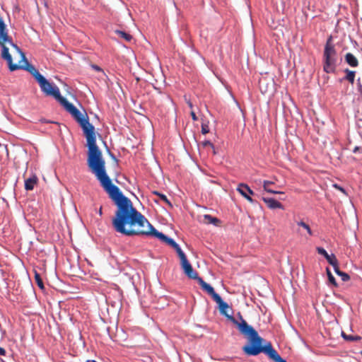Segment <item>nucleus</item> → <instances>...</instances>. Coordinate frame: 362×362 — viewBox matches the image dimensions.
Returning <instances> with one entry per match:
<instances>
[{"mask_svg": "<svg viewBox=\"0 0 362 362\" xmlns=\"http://www.w3.org/2000/svg\"><path fill=\"white\" fill-rule=\"evenodd\" d=\"M345 72H346L345 79H346L348 81L353 83L354 81L356 71H351V70L346 69L345 70Z\"/></svg>", "mask_w": 362, "mask_h": 362, "instance_id": "nucleus-16", "label": "nucleus"}, {"mask_svg": "<svg viewBox=\"0 0 362 362\" xmlns=\"http://www.w3.org/2000/svg\"><path fill=\"white\" fill-rule=\"evenodd\" d=\"M190 115L193 121H197L198 119V117L193 110L191 111Z\"/></svg>", "mask_w": 362, "mask_h": 362, "instance_id": "nucleus-33", "label": "nucleus"}, {"mask_svg": "<svg viewBox=\"0 0 362 362\" xmlns=\"http://www.w3.org/2000/svg\"><path fill=\"white\" fill-rule=\"evenodd\" d=\"M237 191L248 202L250 203H254L253 199L251 197V195H253L254 192L249 187V186L244 183H240L238 185L237 187Z\"/></svg>", "mask_w": 362, "mask_h": 362, "instance_id": "nucleus-7", "label": "nucleus"}, {"mask_svg": "<svg viewBox=\"0 0 362 362\" xmlns=\"http://www.w3.org/2000/svg\"><path fill=\"white\" fill-rule=\"evenodd\" d=\"M334 267L335 273L339 275L341 271L339 269L338 262L337 263L336 266H332Z\"/></svg>", "mask_w": 362, "mask_h": 362, "instance_id": "nucleus-31", "label": "nucleus"}, {"mask_svg": "<svg viewBox=\"0 0 362 362\" xmlns=\"http://www.w3.org/2000/svg\"><path fill=\"white\" fill-rule=\"evenodd\" d=\"M262 200L271 209L284 208L281 203H280L279 202L276 201L273 198L262 197Z\"/></svg>", "mask_w": 362, "mask_h": 362, "instance_id": "nucleus-11", "label": "nucleus"}, {"mask_svg": "<svg viewBox=\"0 0 362 362\" xmlns=\"http://www.w3.org/2000/svg\"><path fill=\"white\" fill-rule=\"evenodd\" d=\"M276 193H274L275 194H284L283 192H280V191H275Z\"/></svg>", "mask_w": 362, "mask_h": 362, "instance_id": "nucleus-41", "label": "nucleus"}, {"mask_svg": "<svg viewBox=\"0 0 362 362\" xmlns=\"http://www.w3.org/2000/svg\"><path fill=\"white\" fill-rule=\"evenodd\" d=\"M18 54L21 58V60L16 64V66H21L18 69H25L28 71L39 83L42 90H68L69 88H71L68 84L62 80L54 78V80L46 79L36 69L35 67L30 64L25 54L20 49Z\"/></svg>", "mask_w": 362, "mask_h": 362, "instance_id": "nucleus-4", "label": "nucleus"}, {"mask_svg": "<svg viewBox=\"0 0 362 362\" xmlns=\"http://www.w3.org/2000/svg\"><path fill=\"white\" fill-rule=\"evenodd\" d=\"M334 187L336 189H339V191L342 192L343 193H345V190H344V189L343 187H341L339 186L338 185L334 184Z\"/></svg>", "mask_w": 362, "mask_h": 362, "instance_id": "nucleus-37", "label": "nucleus"}, {"mask_svg": "<svg viewBox=\"0 0 362 362\" xmlns=\"http://www.w3.org/2000/svg\"><path fill=\"white\" fill-rule=\"evenodd\" d=\"M345 62L351 67H356L358 65L357 58L351 53H346L345 55Z\"/></svg>", "mask_w": 362, "mask_h": 362, "instance_id": "nucleus-13", "label": "nucleus"}, {"mask_svg": "<svg viewBox=\"0 0 362 362\" xmlns=\"http://www.w3.org/2000/svg\"><path fill=\"white\" fill-rule=\"evenodd\" d=\"M2 47L1 57L6 60L9 69L11 71H15L19 69L21 66H16L17 64H13L12 62V57L9 54L8 48L6 46V44L1 45Z\"/></svg>", "mask_w": 362, "mask_h": 362, "instance_id": "nucleus-8", "label": "nucleus"}, {"mask_svg": "<svg viewBox=\"0 0 362 362\" xmlns=\"http://www.w3.org/2000/svg\"><path fill=\"white\" fill-rule=\"evenodd\" d=\"M173 248H174L177 253L180 252V251H182L181 248L180 247V246L175 243V245L173 247H172Z\"/></svg>", "mask_w": 362, "mask_h": 362, "instance_id": "nucleus-36", "label": "nucleus"}, {"mask_svg": "<svg viewBox=\"0 0 362 362\" xmlns=\"http://www.w3.org/2000/svg\"><path fill=\"white\" fill-rule=\"evenodd\" d=\"M100 183L117 206L115 215L112 220L116 232L126 236L150 235L171 247L175 245L176 243L173 239L156 230L146 217L133 206L131 200L122 194L117 186L112 183L109 176Z\"/></svg>", "mask_w": 362, "mask_h": 362, "instance_id": "nucleus-1", "label": "nucleus"}, {"mask_svg": "<svg viewBox=\"0 0 362 362\" xmlns=\"http://www.w3.org/2000/svg\"><path fill=\"white\" fill-rule=\"evenodd\" d=\"M197 281L202 288L209 295H210L214 301L220 296L215 292L214 288L210 284L205 282L202 278L200 277Z\"/></svg>", "mask_w": 362, "mask_h": 362, "instance_id": "nucleus-10", "label": "nucleus"}, {"mask_svg": "<svg viewBox=\"0 0 362 362\" xmlns=\"http://www.w3.org/2000/svg\"><path fill=\"white\" fill-rule=\"evenodd\" d=\"M327 274L329 282L331 284H332L334 286L337 287V283L336 281V279L334 277V276L332 275V274L331 273V272L329 269V268H327Z\"/></svg>", "mask_w": 362, "mask_h": 362, "instance_id": "nucleus-22", "label": "nucleus"}, {"mask_svg": "<svg viewBox=\"0 0 362 362\" xmlns=\"http://www.w3.org/2000/svg\"><path fill=\"white\" fill-rule=\"evenodd\" d=\"M325 259L332 266H336L337 263L338 262V260L334 254L329 255V256H327Z\"/></svg>", "mask_w": 362, "mask_h": 362, "instance_id": "nucleus-23", "label": "nucleus"}, {"mask_svg": "<svg viewBox=\"0 0 362 362\" xmlns=\"http://www.w3.org/2000/svg\"><path fill=\"white\" fill-rule=\"evenodd\" d=\"M102 209H103V208H102V206H100L99 209V211H98V214L100 216L103 215Z\"/></svg>", "mask_w": 362, "mask_h": 362, "instance_id": "nucleus-40", "label": "nucleus"}, {"mask_svg": "<svg viewBox=\"0 0 362 362\" xmlns=\"http://www.w3.org/2000/svg\"><path fill=\"white\" fill-rule=\"evenodd\" d=\"M38 178L36 175H33L29 178L25 180V189L27 191H30L34 189L35 185H37Z\"/></svg>", "mask_w": 362, "mask_h": 362, "instance_id": "nucleus-12", "label": "nucleus"}, {"mask_svg": "<svg viewBox=\"0 0 362 362\" xmlns=\"http://www.w3.org/2000/svg\"><path fill=\"white\" fill-rule=\"evenodd\" d=\"M6 354V351L4 348L0 347V355L4 356Z\"/></svg>", "mask_w": 362, "mask_h": 362, "instance_id": "nucleus-38", "label": "nucleus"}, {"mask_svg": "<svg viewBox=\"0 0 362 362\" xmlns=\"http://www.w3.org/2000/svg\"><path fill=\"white\" fill-rule=\"evenodd\" d=\"M361 354H362V351H361Z\"/></svg>", "mask_w": 362, "mask_h": 362, "instance_id": "nucleus-42", "label": "nucleus"}, {"mask_svg": "<svg viewBox=\"0 0 362 362\" xmlns=\"http://www.w3.org/2000/svg\"><path fill=\"white\" fill-rule=\"evenodd\" d=\"M203 221L206 224H213L214 226H218L219 223H221V221L218 218L213 217L209 214L204 216Z\"/></svg>", "mask_w": 362, "mask_h": 362, "instance_id": "nucleus-14", "label": "nucleus"}, {"mask_svg": "<svg viewBox=\"0 0 362 362\" xmlns=\"http://www.w3.org/2000/svg\"><path fill=\"white\" fill-rule=\"evenodd\" d=\"M339 276H341V280L343 281H347L350 279V276L348 274L344 272H341L339 274Z\"/></svg>", "mask_w": 362, "mask_h": 362, "instance_id": "nucleus-29", "label": "nucleus"}, {"mask_svg": "<svg viewBox=\"0 0 362 362\" xmlns=\"http://www.w3.org/2000/svg\"><path fill=\"white\" fill-rule=\"evenodd\" d=\"M274 81L271 77L262 76L259 80V90H271L276 89Z\"/></svg>", "mask_w": 362, "mask_h": 362, "instance_id": "nucleus-6", "label": "nucleus"}, {"mask_svg": "<svg viewBox=\"0 0 362 362\" xmlns=\"http://www.w3.org/2000/svg\"><path fill=\"white\" fill-rule=\"evenodd\" d=\"M297 225L300 227H302L303 229H305L310 236L313 235V231L308 224H307L304 221H301L297 222Z\"/></svg>", "mask_w": 362, "mask_h": 362, "instance_id": "nucleus-19", "label": "nucleus"}, {"mask_svg": "<svg viewBox=\"0 0 362 362\" xmlns=\"http://www.w3.org/2000/svg\"><path fill=\"white\" fill-rule=\"evenodd\" d=\"M274 182H273V181L264 180L263 182V188L266 192H267L269 193H276L275 190H273L269 187L270 185H274Z\"/></svg>", "mask_w": 362, "mask_h": 362, "instance_id": "nucleus-18", "label": "nucleus"}, {"mask_svg": "<svg viewBox=\"0 0 362 362\" xmlns=\"http://www.w3.org/2000/svg\"><path fill=\"white\" fill-rule=\"evenodd\" d=\"M317 251L318 254L323 255L325 258L329 256V254L327 252V251L323 247H317Z\"/></svg>", "mask_w": 362, "mask_h": 362, "instance_id": "nucleus-28", "label": "nucleus"}, {"mask_svg": "<svg viewBox=\"0 0 362 362\" xmlns=\"http://www.w3.org/2000/svg\"><path fill=\"white\" fill-rule=\"evenodd\" d=\"M45 95L52 96L58 100L80 124L86 136V146L88 148L87 165L98 180L102 181L108 175L106 173L105 161L103 153L96 144L95 127L89 122L88 117L86 115L85 117L73 104L62 96L60 92H45Z\"/></svg>", "mask_w": 362, "mask_h": 362, "instance_id": "nucleus-2", "label": "nucleus"}, {"mask_svg": "<svg viewBox=\"0 0 362 362\" xmlns=\"http://www.w3.org/2000/svg\"><path fill=\"white\" fill-rule=\"evenodd\" d=\"M91 67L93 68V69H94L95 71H98V72H100L101 73L102 76H105L106 77V75H105V73L104 72V71L98 65L96 64H92L91 65Z\"/></svg>", "mask_w": 362, "mask_h": 362, "instance_id": "nucleus-27", "label": "nucleus"}, {"mask_svg": "<svg viewBox=\"0 0 362 362\" xmlns=\"http://www.w3.org/2000/svg\"><path fill=\"white\" fill-rule=\"evenodd\" d=\"M115 33L117 34V35L124 39L125 41L127 42H130L132 39V36L129 34V33H127L124 31H122V30H116Z\"/></svg>", "mask_w": 362, "mask_h": 362, "instance_id": "nucleus-15", "label": "nucleus"}, {"mask_svg": "<svg viewBox=\"0 0 362 362\" xmlns=\"http://www.w3.org/2000/svg\"><path fill=\"white\" fill-rule=\"evenodd\" d=\"M180 259V264L185 263V262H188V259L185 255V254L183 252V251H180V252L177 253Z\"/></svg>", "mask_w": 362, "mask_h": 362, "instance_id": "nucleus-24", "label": "nucleus"}, {"mask_svg": "<svg viewBox=\"0 0 362 362\" xmlns=\"http://www.w3.org/2000/svg\"><path fill=\"white\" fill-rule=\"evenodd\" d=\"M181 267L184 271V273L188 278L195 279L197 281L200 278L198 275V273L194 270L189 261L182 264Z\"/></svg>", "mask_w": 362, "mask_h": 362, "instance_id": "nucleus-9", "label": "nucleus"}, {"mask_svg": "<svg viewBox=\"0 0 362 362\" xmlns=\"http://www.w3.org/2000/svg\"><path fill=\"white\" fill-rule=\"evenodd\" d=\"M173 248H174L177 253L180 252V251H182L181 248L180 247V246L175 243V245L173 247H172Z\"/></svg>", "mask_w": 362, "mask_h": 362, "instance_id": "nucleus-35", "label": "nucleus"}, {"mask_svg": "<svg viewBox=\"0 0 362 362\" xmlns=\"http://www.w3.org/2000/svg\"><path fill=\"white\" fill-rule=\"evenodd\" d=\"M153 194L157 195L161 201L164 202L169 206L172 207V204H171L170 202L169 201V199L167 198V197L165 194H160L156 191L153 192Z\"/></svg>", "mask_w": 362, "mask_h": 362, "instance_id": "nucleus-21", "label": "nucleus"}, {"mask_svg": "<svg viewBox=\"0 0 362 362\" xmlns=\"http://www.w3.org/2000/svg\"><path fill=\"white\" fill-rule=\"evenodd\" d=\"M173 248H174L177 253L180 252V251H182L181 248L180 247V246L175 243V245L173 247H172Z\"/></svg>", "mask_w": 362, "mask_h": 362, "instance_id": "nucleus-34", "label": "nucleus"}, {"mask_svg": "<svg viewBox=\"0 0 362 362\" xmlns=\"http://www.w3.org/2000/svg\"><path fill=\"white\" fill-rule=\"evenodd\" d=\"M215 302L218 305L220 313L233 322L239 332L247 339V342L242 348L243 351L247 356H257L264 353L275 362H287L283 359L273 348L270 341H265L258 332L240 316L241 322H238L232 316V310L227 303L224 302L219 296Z\"/></svg>", "mask_w": 362, "mask_h": 362, "instance_id": "nucleus-3", "label": "nucleus"}, {"mask_svg": "<svg viewBox=\"0 0 362 362\" xmlns=\"http://www.w3.org/2000/svg\"><path fill=\"white\" fill-rule=\"evenodd\" d=\"M341 334H342V337H344V339L347 341H360L361 339V337L358 335H356V336L347 335L344 332H342Z\"/></svg>", "mask_w": 362, "mask_h": 362, "instance_id": "nucleus-20", "label": "nucleus"}, {"mask_svg": "<svg viewBox=\"0 0 362 362\" xmlns=\"http://www.w3.org/2000/svg\"><path fill=\"white\" fill-rule=\"evenodd\" d=\"M209 132V127L208 124L205 122L202 123V133L206 134Z\"/></svg>", "mask_w": 362, "mask_h": 362, "instance_id": "nucleus-26", "label": "nucleus"}, {"mask_svg": "<svg viewBox=\"0 0 362 362\" xmlns=\"http://www.w3.org/2000/svg\"><path fill=\"white\" fill-rule=\"evenodd\" d=\"M34 274H35V280L37 285L39 286L40 288L44 289L45 286H44L42 279L40 276V274L36 270H34Z\"/></svg>", "mask_w": 362, "mask_h": 362, "instance_id": "nucleus-17", "label": "nucleus"}, {"mask_svg": "<svg viewBox=\"0 0 362 362\" xmlns=\"http://www.w3.org/2000/svg\"><path fill=\"white\" fill-rule=\"evenodd\" d=\"M180 259V264L185 263V262H188V259L185 255V254L183 252V251H180V252L177 253Z\"/></svg>", "mask_w": 362, "mask_h": 362, "instance_id": "nucleus-25", "label": "nucleus"}, {"mask_svg": "<svg viewBox=\"0 0 362 362\" xmlns=\"http://www.w3.org/2000/svg\"><path fill=\"white\" fill-rule=\"evenodd\" d=\"M202 145L204 147H206V146H210L212 148H214V144L210 141H205L202 143Z\"/></svg>", "mask_w": 362, "mask_h": 362, "instance_id": "nucleus-30", "label": "nucleus"}, {"mask_svg": "<svg viewBox=\"0 0 362 362\" xmlns=\"http://www.w3.org/2000/svg\"><path fill=\"white\" fill-rule=\"evenodd\" d=\"M360 150H361V148H360V147H358V146H356V147L354 148L353 152H354V153H356V152H358V151H360Z\"/></svg>", "mask_w": 362, "mask_h": 362, "instance_id": "nucleus-39", "label": "nucleus"}, {"mask_svg": "<svg viewBox=\"0 0 362 362\" xmlns=\"http://www.w3.org/2000/svg\"><path fill=\"white\" fill-rule=\"evenodd\" d=\"M185 100H186V102H187V105H188L190 109H192V108H193V105H192V102L190 101V100H188V99L187 98V96H186V95H185Z\"/></svg>", "mask_w": 362, "mask_h": 362, "instance_id": "nucleus-32", "label": "nucleus"}, {"mask_svg": "<svg viewBox=\"0 0 362 362\" xmlns=\"http://www.w3.org/2000/svg\"><path fill=\"white\" fill-rule=\"evenodd\" d=\"M337 50L330 35L326 42L323 52V69L326 73H333L337 67Z\"/></svg>", "mask_w": 362, "mask_h": 362, "instance_id": "nucleus-5", "label": "nucleus"}]
</instances>
